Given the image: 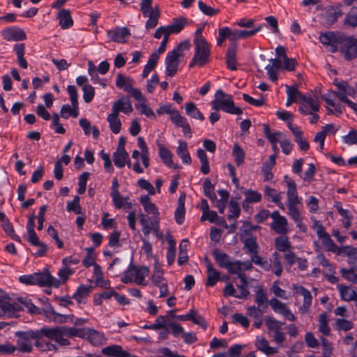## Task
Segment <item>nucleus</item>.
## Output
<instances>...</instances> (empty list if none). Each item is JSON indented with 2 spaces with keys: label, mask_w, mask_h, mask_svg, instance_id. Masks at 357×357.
I'll return each mask as SVG.
<instances>
[{
  "label": "nucleus",
  "mask_w": 357,
  "mask_h": 357,
  "mask_svg": "<svg viewBox=\"0 0 357 357\" xmlns=\"http://www.w3.org/2000/svg\"><path fill=\"white\" fill-rule=\"evenodd\" d=\"M139 202L142 206L144 207V211L153 215H159L158 210L155 205L152 203L150 200V197L149 195H142L140 197Z\"/></svg>",
  "instance_id": "a19ab883"
},
{
  "label": "nucleus",
  "mask_w": 357,
  "mask_h": 357,
  "mask_svg": "<svg viewBox=\"0 0 357 357\" xmlns=\"http://www.w3.org/2000/svg\"><path fill=\"white\" fill-rule=\"evenodd\" d=\"M188 24V20L185 17H180L174 19L172 23L167 26L170 35L178 33Z\"/></svg>",
  "instance_id": "e433bc0d"
},
{
  "label": "nucleus",
  "mask_w": 357,
  "mask_h": 357,
  "mask_svg": "<svg viewBox=\"0 0 357 357\" xmlns=\"http://www.w3.org/2000/svg\"><path fill=\"white\" fill-rule=\"evenodd\" d=\"M339 45L346 59L351 60L357 56V39L354 37L343 34Z\"/></svg>",
  "instance_id": "0eeeda50"
},
{
  "label": "nucleus",
  "mask_w": 357,
  "mask_h": 357,
  "mask_svg": "<svg viewBox=\"0 0 357 357\" xmlns=\"http://www.w3.org/2000/svg\"><path fill=\"white\" fill-rule=\"evenodd\" d=\"M168 248L167 252V260L169 265H172L175 259L176 256V242L172 236L168 239Z\"/></svg>",
  "instance_id": "052dcab7"
},
{
  "label": "nucleus",
  "mask_w": 357,
  "mask_h": 357,
  "mask_svg": "<svg viewBox=\"0 0 357 357\" xmlns=\"http://www.w3.org/2000/svg\"><path fill=\"white\" fill-rule=\"evenodd\" d=\"M149 270L146 266H141L139 268L135 266V277L134 282L138 285L146 286V282L145 278L148 276Z\"/></svg>",
  "instance_id": "37998d69"
},
{
  "label": "nucleus",
  "mask_w": 357,
  "mask_h": 357,
  "mask_svg": "<svg viewBox=\"0 0 357 357\" xmlns=\"http://www.w3.org/2000/svg\"><path fill=\"white\" fill-rule=\"evenodd\" d=\"M207 282L206 286L213 287L220 280V272L214 268L211 262H207Z\"/></svg>",
  "instance_id": "72a5a7b5"
},
{
  "label": "nucleus",
  "mask_w": 357,
  "mask_h": 357,
  "mask_svg": "<svg viewBox=\"0 0 357 357\" xmlns=\"http://www.w3.org/2000/svg\"><path fill=\"white\" fill-rule=\"evenodd\" d=\"M271 271H272L277 277H280L283 272L280 256L279 252L277 251H275L272 254V258L271 259Z\"/></svg>",
  "instance_id": "2f4dec72"
},
{
  "label": "nucleus",
  "mask_w": 357,
  "mask_h": 357,
  "mask_svg": "<svg viewBox=\"0 0 357 357\" xmlns=\"http://www.w3.org/2000/svg\"><path fill=\"white\" fill-rule=\"evenodd\" d=\"M287 126L291 131L294 137V141L298 144L299 149L301 151H307L310 148V144L307 139L304 137V133L301 128L298 126L293 125L291 122H289Z\"/></svg>",
  "instance_id": "f3484780"
},
{
  "label": "nucleus",
  "mask_w": 357,
  "mask_h": 357,
  "mask_svg": "<svg viewBox=\"0 0 357 357\" xmlns=\"http://www.w3.org/2000/svg\"><path fill=\"white\" fill-rule=\"evenodd\" d=\"M345 24L351 27L357 26V7H352L344 18Z\"/></svg>",
  "instance_id": "680f3d73"
},
{
  "label": "nucleus",
  "mask_w": 357,
  "mask_h": 357,
  "mask_svg": "<svg viewBox=\"0 0 357 357\" xmlns=\"http://www.w3.org/2000/svg\"><path fill=\"white\" fill-rule=\"evenodd\" d=\"M236 165L240 166L244 162L245 152L238 144H234L232 150Z\"/></svg>",
  "instance_id": "774afa93"
},
{
  "label": "nucleus",
  "mask_w": 357,
  "mask_h": 357,
  "mask_svg": "<svg viewBox=\"0 0 357 357\" xmlns=\"http://www.w3.org/2000/svg\"><path fill=\"white\" fill-rule=\"evenodd\" d=\"M13 50L17 55L19 66L23 69H26L28 63L24 56L25 54V45L24 43H17L14 45Z\"/></svg>",
  "instance_id": "c9c22d12"
},
{
  "label": "nucleus",
  "mask_w": 357,
  "mask_h": 357,
  "mask_svg": "<svg viewBox=\"0 0 357 357\" xmlns=\"http://www.w3.org/2000/svg\"><path fill=\"white\" fill-rule=\"evenodd\" d=\"M107 121L109 123L110 130L114 134H118L120 132L121 122L118 114L112 112L107 116Z\"/></svg>",
  "instance_id": "49530a36"
},
{
  "label": "nucleus",
  "mask_w": 357,
  "mask_h": 357,
  "mask_svg": "<svg viewBox=\"0 0 357 357\" xmlns=\"http://www.w3.org/2000/svg\"><path fill=\"white\" fill-rule=\"evenodd\" d=\"M36 285L40 287H59L61 282L58 279L54 278L50 273H35Z\"/></svg>",
  "instance_id": "a211bd4d"
},
{
  "label": "nucleus",
  "mask_w": 357,
  "mask_h": 357,
  "mask_svg": "<svg viewBox=\"0 0 357 357\" xmlns=\"http://www.w3.org/2000/svg\"><path fill=\"white\" fill-rule=\"evenodd\" d=\"M195 53L189 64L190 68L197 65L203 66L209 61L211 56V45L206 40L194 41Z\"/></svg>",
  "instance_id": "7ed1b4c3"
},
{
  "label": "nucleus",
  "mask_w": 357,
  "mask_h": 357,
  "mask_svg": "<svg viewBox=\"0 0 357 357\" xmlns=\"http://www.w3.org/2000/svg\"><path fill=\"white\" fill-rule=\"evenodd\" d=\"M23 307L17 302L10 303L7 297L0 300V317H15Z\"/></svg>",
  "instance_id": "f8f14e48"
},
{
  "label": "nucleus",
  "mask_w": 357,
  "mask_h": 357,
  "mask_svg": "<svg viewBox=\"0 0 357 357\" xmlns=\"http://www.w3.org/2000/svg\"><path fill=\"white\" fill-rule=\"evenodd\" d=\"M151 281L155 286L159 285L160 284L167 282V280L164 278V271L161 268L160 264L158 261H155L154 264L153 271L151 276Z\"/></svg>",
  "instance_id": "58836bf2"
},
{
  "label": "nucleus",
  "mask_w": 357,
  "mask_h": 357,
  "mask_svg": "<svg viewBox=\"0 0 357 357\" xmlns=\"http://www.w3.org/2000/svg\"><path fill=\"white\" fill-rule=\"evenodd\" d=\"M347 255L348 259V264L351 266H357V248L351 246H344L340 248V251L338 252V255Z\"/></svg>",
  "instance_id": "c85d7f7f"
},
{
  "label": "nucleus",
  "mask_w": 357,
  "mask_h": 357,
  "mask_svg": "<svg viewBox=\"0 0 357 357\" xmlns=\"http://www.w3.org/2000/svg\"><path fill=\"white\" fill-rule=\"evenodd\" d=\"M36 332L39 333V338H43V336H44L61 346H67L70 344L68 340L63 337V327H43L40 330H36Z\"/></svg>",
  "instance_id": "39448f33"
},
{
  "label": "nucleus",
  "mask_w": 357,
  "mask_h": 357,
  "mask_svg": "<svg viewBox=\"0 0 357 357\" xmlns=\"http://www.w3.org/2000/svg\"><path fill=\"white\" fill-rule=\"evenodd\" d=\"M256 346L258 349L266 355L273 354L277 352L275 348L269 346L268 342L264 337H257Z\"/></svg>",
  "instance_id": "09e8293b"
},
{
  "label": "nucleus",
  "mask_w": 357,
  "mask_h": 357,
  "mask_svg": "<svg viewBox=\"0 0 357 357\" xmlns=\"http://www.w3.org/2000/svg\"><path fill=\"white\" fill-rule=\"evenodd\" d=\"M229 213L227 215V219L231 220L236 219L239 217L241 213V208L238 202L236 200L231 199L229 204Z\"/></svg>",
  "instance_id": "bf43d9fd"
},
{
  "label": "nucleus",
  "mask_w": 357,
  "mask_h": 357,
  "mask_svg": "<svg viewBox=\"0 0 357 357\" xmlns=\"http://www.w3.org/2000/svg\"><path fill=\"white\" fill-rule=\"evenodd\" d=\"M261 29V26L259 25L252 30H238V29H231L230 40L236 41L239 39H244L250 38L254 36L256 33L259 32Z\"/></svg>",
  "instance_id": "5701e85b"
},
{
  "label": "nucleus",
  "mask_w": 357,
  "mask_h": 357,
  "mask_svg": "<svg viewBox=\"0 0 357 357\" xmlns=\"http://www.w3.org/2000/svg\"><path fill=\"white\" fill-rule=\"evenodd\" d=\"M185 195H181L178 200L177 208L174 213L175 220L178 225L183 224L185 220Z\"/></svg>",
  "instance_id": "7c9ffc66"
},
{
  "label": "nucleus",
  "mask_w": 357,
  "mask_h": 357,
  "mask_svg": "<svg viewBox=\"0 0 357 357\" xmlns=\"http://www.w3.org/2000/svg\"><path fill=\"white\" fill-rule=\"evenodd\" d=\"M211 107L215 111L222 110L230 114L239 115L243 110L235 105L232 96L219 89L216 91L214 99L211 101Z\"/></svg>",
  "instance_id": "f257e3e1"
},
{
  "label": "nucleus",
  "mask_w": 357,
  "mask_h": 357,
  "mask_svg": "<svg viewBox=\"0 0 357 357\" xmlns=\"http://www.w3.org/2000/svg\"><path fill=\"white\" fill-rule=\"evenodd\" d=\"M255 301L258 307L266 308L268 306V296L262 288L256 291Z\"/></svg>",
  "instance_id": "5fc2aeb1"
},
{
  "label": "nucleus",
  "mask_w": 357,
  "mask_h": 357,
  "mask_svg": "<svg viewBox=\"0 0 357 357\" xmlns=\"http://www.w3.org/2000/svg\"><path fill=\"white\" fill-rule=\"evenodd\" d=\"M294 289L296 291V294H300L303 297V303L301 307L300 310L303 313L307 312L311 306L312 302V296L311 292L304 287L298 286L296 284L294 285Z\"/></svg>",
  "instance_id": "aec40b11"
},
{
  "label": "nucleus",
  "mask_w": 357,
  "mask_h": 357,
  "mask_svg": "<svg viewBox=\"0 0 357 357\" xmlns=\"http://www.w3.org/2000/svg\"><path fill=\"white\" fill-rule=\"evenodd\" d=\"M16 337L17 350L22 353H30L33 346L36 347L39 338V333L36 331L29 330L26 331H17L15 333Z\"/></svg>",
  "instance_id": "f03ea898"
},
{
  "label": "nucleus",
  "mask_w": 357,
  "mask_h": 357,
  "mask_svg": "<svg viewBox=\"0 0 357 357\" xmlns=\"http://www.w3.org/2000/svg\"><path fill=\"white\" fill-rule=\"evenodd\" d=\"M236 51L237 45L236 43L231 44L226 53V64L227 67L231 70H236Z\"/></svg>",
  "instance_id": "b1692460"
},
{
  "label": "nucleus",
  "mask_w": 357,
  "mask_h": 357,
  "mask_svg": "<svg viewBox=\"0 0 357 357\" xmlns=\"http://www.w3.org/2000/svg\"><path fill=\"white\" fill-rule=\"evenodd\" d=\"M90 292L91 287L82 284L74 293L73 298H75L79 303H82L84 302V298L88 296Z\"/></svg>",
  "instance_id": "8fccbe9b"
},
{
  "label": "nucleus",
  "mask_w": 357,
  "mask_h": 357,
  "mask_svg": "<svg viewBox=\"0 0 357 357\" xmlns=\"http://www.w3.org/2000/svg\"><path fill=\"white\" fill-rule=\"evenodd\" d=\"M273 221L270 225L272 230L280 235H285L289 232L288 221L286 217L280 215L278 211H274L271 214Z\"/></svg>",
  "instance_id": "1a4fd4ad"
},
{
  "label": "nucleus",
  "mask_w": 357,
  "mask_h": 357,
  "mask_svg": "<svg viewBox=\"0 0 357 357\" xmlns=\"http://www.w3.org/2000/svg\"><path fill=\"white\" fill-rule=\"evenodd\" d=\"M102 354L109 357H138L123 349L122 347L117 344H112L104 347Z\"/></svg>",
  "instance_id": "6ab92c4d"
},
{
  "label": "nucleus",
  "mask_w": 357,
  "mask_h": 357,
  "mask_svg": "<svg viewBox=\"0 0 357 357\" xmlns=\"http://www.w3.org/2000/svg\"><path fill=\"white\" fill-rule=\"evenodd\" d=\"M86 255L82 260V264L86 268H89L91 266H94V265L97 264L95 263L96 260V255L94 253V250L93 248H86L85 249Z\"/></svg>",
  "instance_id": "0e129e2a"
},
{
  "label": "nucleus",
  "mask_w": 357,
  "mask_h": 357,
  "mask_svg": "<svg viewBox=\"0 0 357 357\" xmlns=\"http://www.w3.org/2000/svg\"><path fill=\"white\" fill-rule=\"evenodd\" d=\"M141 101L139 104H136L135 107L142 114H144L147 117L155 119V115L153 109L146 104V99L144 97L143 100H137Z\"/></svg>",
  "instance_id": "13d9d810"
},
{
  "label": "nucleus",
  "mask_w": 357,
  "mask_h": 357,
  "mask_svg": "<svg viewBox=\"0 0 357 357\" xmlns=\"http://www.w3.org/2000/svg\"><path fill=\"white\" fill-rule=\"evenodd\" d=\"M63 336L66 335L70 337H85L86 329L82 328H77L75 326L66 328L63 327Z\"/></svg>",
  "instance_id": "4d7b16f0"
},
{
  "label": "nucleus",
  "mask_w": 357,
  "mask_h": 357,
  "mask_svg": "<svg viewBox=\"0 0 357 357\" xmlns=\"http://www.w3.org/2000/svg\"><path fill=\"white\" fill-rule=\"evenodd\" d=\"M159 156L162 161L168 167H173L172 153L162 144H158Z\"/></svg>",
  "instance_id": "a18cd8bd"
},
{
  "label": "nucleus",
  "mask_w": 357,
  "mask_h": 357,
  "mask_svg": "<svg viewBox=\"0 0 357 357\" xmlns=\"http://www.w3.org/2000/svg\"><path fill=\"white\" fill-rule=\"evenodd\" d=\"M176 153L181 158L183 163L185 165L191 164L192 160L188 150V144L185 142L183 140L178 141Z\"/></svg>",
  "instance_id": "c756f323"
},
{
  "label": "nucleus",
  "mask_w": 357,
  "mask_h": 357,
  "mask_svg": "<svg viewBox=\"0 0 357 357\" xmlns=\"http://www.w3.org/2000/svg\"><path fill=\"white\" fill-rule=\"evenodd\" d=\"M356 271L357 266H351V268L349 269L342 268L340 271V273H341L342 276L347 280L354 283H357V273H355Z\"/></svg>",
  "instance_id": "864d4df0"
},
{
  "label": "nucleus",
  "mask_w": 357,
  "mask_h": 357,
  "mask_svg": "<svg viewBox=\"0 0 357 357\" xmlns=\"http://www.w3.org/2000/svg\"><path fill=\"white\" fill-rule=\"evenodd\" d=\"M43 313L46 318H47L50 321L57 322V323H63L66 320V317L54 311L53 307L51 305L46 307L43 309Z\"/></svg>",
  "instance_id": "473e14b6"
},
{
  "label": "nucleus",
  "mask_w": 357,
  "mask_h": 357,
  "mask_svg": "<svg viewBox=\"0 0 357 357\" xmlns=\"http://www.w3.org/2000/svg\"><path fill=\"white\" fill-rule=\"evenodd\" d=\"M108 38L113 42L125 43L130 36V31L127 27H116L107 31Z\"/></svg>",
  "instance_id": "2eb2a0df"
},
{
  "label": "nucleus",
  "mask_w": 357,
  "mask_h": 357,
  "mask_svg": "<svg viewBox=\"0 0 357 357\" xmlns=\"http://www.w3.org/2000/svg\"><path fill=\"white\" fill-rule=\"evenodd\" d=\"M342 36L343 33H336L332 31H328L321 33L319 36V40L323 45H326L333 43L339 44L341 41Z\"/></svg>",
  "instance_id": "bb28decb"
},
{
  "label": "nucleus",
  "mask_w": 357,
  "mask_h": 357,
  "mask_svg": "<svg viewBox=\"0 0 357 357\" xmlns=\"http://www.w3.org/2000/svg\"><path fill=\"white\" fill-rule=\"evenodd\" d=\"M319 331L324 335H328L331 332L328 324V318L325 312L321 314L319 317Z\"/></svg>",
  "instance_id": "e2e57ef3"
},
{
  "label": "nucleus",
  "mask_w": 357,
  "mask_h": 357,
  "mask_svg": "<svg viewBox=\"0 0 357 357\" xmlns=\"http://www.w3.org/2000/svg\"><path fill=\"white\" fill-rule=\"evenodd\" d=\"M317 259L321 266H323V274L326 278L327 281L331 284L337 283L339 278L335 276V267L332 264L323 254H319Z\"/></svg>",
  "instance_id": "9b49d317"
},
{
  "label": "nucleus",
  "mask_w": 357,
  "mask_h": 357,
  "mask_svg": "<svg viewBox=\"0 0 357 357\" xmlns=\"http://www.w3.org/2000/svg\"><path fill=\"white\" fill-rule=\"evenodd\" d=\"M153 0H142L139 4L140 10L143 16L148 17L146 22V29H151L155 27L158 24L160 17V10L158 6L152 7Z\"/></svg>",
  "instance_id": "20e7f679"
},
{
  "label": "nucleus",
  "mask_w": 357,
  "mask_h": 357,
  "mask_svg": "<svg viewBox=\"0 0 357 357\" xmlns=\"http://www.w3.org/2000/svg\"><path fill=\"white\" fill-rule=\"evenodd\" d=\"M287 204L302 203V198L298 196L295 181H289L287 186Z\"/></svg>",
  "instance_id": "393cba45"
},
{
  "label": "nucleus",
  "mask_w": 357,
  "mask_h": 357,
  "mask_svg": "<svg viewBox=\"0 0 357 357\" xmlns=\"http://www.w3.org/2000/svg\"><path fill=\"white\" fill-rule=\"evenodd\" d=\"M264 195L267 197L268 201L275 204L282 210L284 209V204L282 202V192H277L274 188L269 186H266L264 190Z\"/></svg>",
  "instance_id": "412c9836"
},
{
  "label": "nucleus",
  "mask_w": 357,
  "mask_h": 357,
  "mask_svg": "<svg viewBox=\"0 0 357 357\" xmlns=\"http://www.w3.org/2000/svg\"><path fill=\"white\" fill-rule=\"evenodd\" d=\"M337 288L342 300L349 302L352 301L353 299L356 298L357 292L351 287L347 286L344 284H339L337 286Z\"/></svg>",
  "instance_id": "a878e982"
},
{
  "label": "nucleus",
  "mask_w": 357,
  "mask_h": 357,
  "mask_svg": "<svg viewBox=\"0 0 357 357\" xmlns=\"http://www.w3.org/2000/svg\"><path fill=\"white\" fill-rule=\"evenodd\" d=\"M185 112L191 118L203 121L204 117L194 102H189L185 104Z\"/></svg>",
  "instance_id": "de8ad7c7"
},
{
  "label": "nucleus",
  "mask_w": 357,
  "mask_h": 357,
  "mask_svg": "<svg viewBox=\"0 0 357 357\" xmlns=\"http://www.w3.org/2000/svg\"><path fill=\"white\" fill-rule=\"evenodd\" d=\"M113 160L114 165L119 168H123L126 165L130 168L129 154L125 150L124 142L122 145L121 144L118 145L116 151L113 153Z\"/></svg>",
  "instance_id": "4468645a"
},
{
  "label": "nucleus",
  "mask_w": 357,
  "mask_h": 357,
  "mask_svg": "<svg viewBox=\"0 0 357 357\" xmlns=\"http://www.w3.org/2000/svg\"><path fill=\"white\" fill-rule=\"evenodd\" d=\"M111 197L112 199L113 204L116 208L120 209L122 207H125L126 208H130L132 206L131 203L128 202V197H122L120 195V192L116 193H110Z\"/></svg>",
  "instance_id": "ea45409f"
},
{
  "label": "nucleus",
  "mask_w": 357,
  "mask_h": 357,
  "mask_svg": "<svg viewBox=\"0 0 357 357\" xmlns=\"http://www.w3.org/2000/svg\"><path fill=\"white\" fill-rule=\"evenodd\" d=\"M17 303L22 305L23 307L22 310L26 308L28 311L32 314H40V309L33 305L29 299L20 298L17 301Z\"/></svg>",
  "instance_id": "338daca9"
},
{
  "label": "nucleus",
  "mask_w": 357,
  "mask_h": 357,
  "mask_svg": "<svg viewBox=\"0 0 357 357\" xmlns=\"http://www.w3.org/2000/svg\"><path fill=\"white\" fill-rule=\"evenodd\" d=\"M212 255L220 267L225 268L226 269L229 268V266L231 261H230L229 257L226 253L218 250H214L213 251Z\"/></svg>",
  "instance_id": "c03bdc74"
},
{
  "label": "nucleus",
  "mask_w": 357,
  "mask_h": 357,
  "mask_svg": "<svg viewBox=\"0 0 357 357\" xmlns=\"http://www.w3.org/2000/svg\"><path fill=\"white\" fill-rule=\"evenodd\" d=\"M137 144L141 150V159L144 166L147 168L149 166V152L144 139L139 137L137 139Z\"/></svg>",
  "instance_id": "79ce46f5"
},
{
  "label": "nucleus",
  "mask_w": 357,
  "mask_h": 357,
  "mask_svg": "<svg viewBox=\"0 0 357 357\" xmlns=\"http://www.w3.org/2000/svg\"><path fill=\"white\" fill-rule=\"evenodd\" d=\"M264 133L271 144L278 143L279 142L278 139L283 136V133L279 131L271 132V128L268 124L264 125Z\"/></svg>",
  "instance_id": "603ef678"
},
{
  "label": "nucleus",
  "mask_w": 357,
  "mask_h": 357,
  "mask_svg": "<svg viewBox=\"0 0 357 357\" xmlns=\"http://www.w3.org/2000/svg\"><path fill=\"white\" fill-rule=\"evenodd\" d=\"M158 59H159L158 54H151L150 55L147 63L145 65L142 72V77L144 78L147 77L150 72L155 68V67L157 65Z\"/></svg>",
  "instance_id": "3c124183"
},
{
  "label": "nucleus",
  "mask_w": 357,
  "mask_h": 357,
  "mask_svg": "<svg viewBox=\"0 0 357 357\" xmlns=\"http://www.w3.org/2000/svg\"><path fill=\"white\" fill-rule=\"evenodd\" d=\"M57 17L62 29H67L73 26V21L68 10L63 9L60 10Z\"/></svg>",
  "instance_id": "f704fd0d"
},
{
  "label": "nucleus",
  "mask_w": 357,
  "mask_h": 357,
  "mask_svg": "<svg viewBox=\"0 0 357 357\" xmlns=\"http://www.w3.org/2000/svg\"><path fill=\"white\" fill-rule=\"evenodd\" d=\"M274 244L277 252L286 253L291 250V243L286 234L276 237L274 239Z\"/></svg>",
  "instance_id": "cd10ccee"
},
{
  "label": "nucleus",
  "mask_w": 357,
  "mask_h": 357,
  "mask_svg": "<svg viewBox=\"0 0 357 357\" xmlns=\"http://www.w3.org/2000/svg\"><path fill=\"white\" fill-rule=\"evenodd\" d=\"M85 337L95 346L105 344L107 340V338L102 333L92 328L86 329Z\"/></svg>",
  "instance_id": "4be33fe9"
},
{
  "label": "nucleus",
  "mask_w": 357,
  "mask_h": 357,
  "mask_svg": "<svg viewBox=\"0 0 357 357\" xmlns=\"http://www.w3.org/2000/svg\"><path fill=\"white\" fill-rule=\"evenodd\" d=\"M284 323L281 322L273 317L268 316L266 318V325L270 332L273 333V340L277 343H282L286 339V335L282 331V326Z\"/></svg>",
  "instance_id": "6e6552de"
},
{
  "label": "nucleus",
  "mask_w": 357,
  "mask_h": 357,
  "mask_svg": "<svg viewBox=\"0 0 357 357\" xmlns=\"http://www.w3.org/2000/svg\"><path fill=\"white\" fill-rule=\"evenodd\" d=\"M301 105L298 107L299 112L303 115H308L310 107L311 111L318 112L320 108L319 98L315 95H304L301 96Z\"/></svg>",
  "instance_id": "9d476101"
},
{
  "label": "nucleus",
  "mask_w": 357,
  "mask_h": 357,
  "mask_svg": "<svg viewBox=\"0 0 357 357\" xmlns=\"http://www.w3.org/2000/svg\"><path fill=\"white\" fill-rule=\"evenodd\" d=\"M1 34L7 41H21L26 38L25 31L22 28L15 26L3 29L1 30Z\"/></svg>",
  "instance_id": "ddd939ff"
},
{
  "label": "nucleus",
  "mask_w": 357,
  "mask_h": 357,
  "mask_svg": "<svg viewBox=\"0 0 357 357\" xmlns=\"http://www.w3.org/2000/svg\"><path fill=\"white\" fill-rule=\"evenodd\" d=\"M245 199L243 202V206L245 207V203H257L261 199V195L257 191L252 190H248L244 192Z\"/></svg>",
  "instance_id": "6e6d98bb"
},
{
  "label": "nucleus",
  "mask_w": 357,
  "mask_h": 357,
  "mask_svg": "<svg viewBox=\"0 0 357 357\" xmlns=\"http://www.w3.org/2000/svg\"><path fill=\"white\" fill-rule=\"evenodd\" d=\"M244 249L248 253L257 254L258 245L256 242V238L254 237L247 238L244 241Z\"/></svg>",
  "instance_id": "69168bd1"
},
{
  "label": "nucleus",
  "mask_w": 357,
  "mask_h": 357,
  "mask_svg": "<svg viewBox=\"0 0 357 357\" xmlns=\"http://www.w3.org/2000/svg\"><path fill=\"white\" fill-rule=\"evenodd\" d=\"M133 111L132 103L129 98L122 96L119 98L112 105V112L119 114L123 112L125 114H130Z\"/></svg>",
  "instance_id": "dca6fc26"
},
{
  "label": "nucleus",
  "mask_w": 357,
  "mask_h": 357,
  "mask_svg": "<svg viewBox=\"0 0 357 357\" xmlns=\"http://www.w3.org/2000/svg\"><path fill=\"white\" fill-rule=\"evenodd\" d=\"M79 124L83 129L85 135H89L91 131H92V135L94 139H97L99 137L100 131L98 128L95 126H91L90 121L86 119H80Z\"/></svg>",
  "instance_id": "4c0bfd02"
},
{
  "label": "nucleus",
  "mask_w": 357,
  "mask_h": 357,
  "mask_svg": "<svg viewBox=\"0 0 357 357\" xmlns=\"http://www.w3.org/2000/svg\"><path fill=\"white\" fill-rule=\"evenodd\" d=\"M133 82L132 79L121 73H119L116 76V86L117 88L123 89L135 100H143L144 96L138 89L133 87Z\"/></svg>",
  "instance_id": "423d86ee"
}]
</instances>
